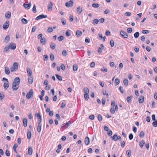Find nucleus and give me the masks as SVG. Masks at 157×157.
I'll use <instances>...</instances> for the list:
<instances>
[{"label": "nucleus", "instance_id": "6e6552de", "mask_svg": "<svg viewBox=\"0 0 157 157\" xmlns=\"http://www.w3.org/2000/svg\"><path fill=\"white\" fill-rule=\"evenodd\" d=\"M9 46H10V48L11 49L14 50L16 48V44L14 43H11Z\"/></svg>", "mask_w": 157, "mask_h": 157}, {"label": "nucleus", "instance_id": "13d9d810", "mask_svg": "<svg viewBox=\"0 0 157 157\" xmlns=\"http://www.w3.org/2000/svg\"><path fill=\"white\" fill-rule=\"evenodd\" d=\"M110 112L111 113L114 114L115 112V109L114 108H111L110 109Z\"/></svg>", "mask_w": 157, "mask_h": 157}, {"label": "nucleus", "instance_id": "a878e982", "mask_svg": "<svg viewBox=\"0 0 157 157\" xmlns=\"http://www.w3.org/2000/svg\"><path fill=\"white\" fill-rule=\"evenodd\" d=\"M84 92L85 94H88L89 92V89L87 87H85L84 88Z\"/></svg>", "mask_w": 157, "mask_h": 157}, {"label": "nucleus", "instance_id": "052dcab7", "mask_svg": "<svg viewBox=\"0 0 157 157\" xmlns=\"http://www.w3.org/2000/svg\"><path fill=\"white\" fill-rule=\"evenodd\" d=\"M124 14L126 16H130L131 15V13L130 12H127L125 13Z\"/></svg>", "mask_w": 157, "mask_h": 157}, {"label": "nucleus", "instance_id": "9b49d317", "mask_svg": "<svg viewBox=\"0 0 157 157\" xmlns=\"http://www.w3.org/2000/svg\"><path fill=\"white\" fill-rule=\"evenodd\" d=\"M44 90H42L41 92V95L39 96V97L41 101L43 100V97L44 95Z\"/></svg>", "mask_w": 157, "mask_h": 157}, {"label": "nucleus", "instance_id": "c756f323", "mask_svg": "<svg viewBox=\"0 0 157 157\" xmlns=\"http://www.w3.org/2000/svg\"><path fill=\"white\" fill-rule=\"evenodd\" d=\"M99 21L98 19H94L93 20V22L92 23L94 25L97 24L98 23Z\"/></svg>", "mask_w": 157, "mask_h": 157}, {"label": "nucleus", "instance_id": "09e8293b", "mask_svg": "<svg viewBox=\"0 0 157 157\" xmlns=\"http://www.w3.org/2000/svg\"><path fill=\"white\" fill-rule=\"evenodd\" d=\"M114 41L113 40H110V44L111 45V47H113L114 46Z\"/></svg>", "mask_w": 157, "mask_h": 157}, {"label": "nucleus", "instance_id": "6ab92c4d", "mask_svg": "<svg viewBox=\"0 0 157 157\" xmlns=\"http://www.w3.org/2000/svg\"><path fill=\"white\" fill-rule=\"evenodd\" d=\"M27 71L29 76H31L32 75V71L30 68H27Z\"/></svg>", "mask_w": 157, "mask_h": 157}, {"label": "nucleus", "instance_id": "2eb2a0df", "mask_svg": "<svg viewBox=\"0 0 157 157\" xmlns=\"http://www.w3.org/2000/svg\"><path fill=\"white\" fill-rule=\"evenodd\" d=\"M84 142L85 144L86 145L89 144L90 143V139L87 136L85 138Z\"/></svg>", "mask_w": 157, "mask_h": 157}, {"label": "nucleus", "instance_id": "603ef678", "mask_svg": "<svg viewBox=\"0 0 157 157\" xmlns=\"http://www.w3.org/2000/svg\"><path fill=\"white\" fill-rule=\"evenodd\" d=\"M84 97L86 100H88L89 98L88 94H85L84 95Z\"/></svg>", "mask_w": 157, "mask_h": 157}, {"label": "nucleus", "instance_id": "0e129e2a", "mask_svg": "<svg viewBox=\"0 0 157 157\" xmlns=\"http://www.w3.org/2000/svg\"><path fill=\"white\" fill-rule=\"evenodd\" d=\"M10 40V36L9 35L6 36L5 38V40H7V41H9Z\"/></svg>", "mask_w": 157, "mask_h": 157}, {"label": "nucleus", "instance_id": "4c0bfd02", "mask_svg": "<svg viewBox=\"0 0 157 157\" xmlns=\"http://www.w3.org/2000/svg\"><path fill=\"white\" fill-rule=\"evenodd\" d=\"M139 32H136L134 33V37L136 38H137L139 36Z\"/></svg>", "mask_w": 157, "mask_h": 157}, {"label": "nucleus", "instance_id": "39448f33", "mask_svg": "<svg viewBox=\"0 0 157 157\" xmlns=\"http://www.w3.org/2000/svg\"><path fill=\"white\" fill-rule=\"evenodd\" d=\"M47 17V15H45L43 14L40 15L38 16H37L35 18V20H38L39 19H40L42 18H46Z\"/></svg>", "mask_w": 157, "mask_h": 157}, {"label": "nucleus", "instance_id": "ddd939ff", "mask_svg": "<svg viewBox=\"0 0 157 157\" xmlns=\"http://www.w3.org/2000/svg\"><path fill=\"white\" fill-rule=\"evenodd\" d=\"M5 72L6 74L7 75H9L10 73V71L9 68L7 67H5Z\"/></svg>", "mask_w": 157, "mask_h": 157}, {"label": "nucleus", "instance_id": "49530a36", "mask_svg": "<svg viewBox=\"0 0 157 157\" xmlns=\"http://www.w3.org/2000/svg\"><path fill=\"white\" fill-rule=\"evenodd\" d=\"M63 36H60L58 38V40L59 41H60L63 39Z\"/></svg>", "mask_w": 157, "mask_h": 157}, {"label": "nucleus", "instance_id": "69168bd1", "mask_svg": "<svg viewBox=\"0 0 157 157\" xmlns=\"http://www.w3.org/2000/svg\"><path fill=\"white\" fill-rule=\"evenodd\" d=\"M36 26H33L32 30V32H35L36 30Z\"/></svg>", "mask_w": 157, "mask_h": 157}, {"label": "nucleus", "instance_id": "e2e57ef3", "mask_svg": "<svg viewBox=\"0 0 157 157\" xmlns=\"http://www.w3.org/2000/svg\"><path fill=\"white\" fill-rule=\"evenodd\" d=\"M119 90L122 93H124V90L123 89L122 86H121L119 87Z\"/></svg>", "mask_w": 157, "mask_h": 157}, {"label": "nucleus", "instance_id": "ea45409f", "mask_svg": "<svg viewBox=\"0 0 157 157\" xmlns=\"http://www.w3.org/2000/svg\"><path fill=\"white\" fill-rule=\"evenodd\" d=\"M115 82L116 83V85L119 84L120 82L119 79L118 78H117L115 79Z\"/></svg>", "mask_w": 157, "mask_h": 157}, {"label": "nucleus", "instance_id": "f8f14e48", "mask_svg": "<svg viewBox=\"0 0 157 157\" xmlns=\"http://www.w3.org/2000/svg\"><path fill=\"white\" fill-rule=\"evenodd\" d=\"M53 5L52 3L51 2H50V4L48 6V11H51L52 10V6Z\"/></svg>", "mask_w": 157, "mask_h": 157}, {"label": "nucleus", "instance_id": "3c124183", "mask_svg": "<svg viewBox=\"0 0 157 157\" xmlns=\"http://www.w3.org/2000/svg\"><path fill=\"white\" fill-rule=\"evenodd\" d=\"M70 31V30H67L66 32V36H71V34L69 32Z\"/></svg>", "mask_w": 157, "mask_h": 157}, {"label": "nucleus", "instance_id": "0eeeda50", "mask_svg": "<svg viewBox=\"0 0 157 157\" xmlns=\"http://www.w3.org/2000/svg\"><path fill=\"white\" fill-rule=\"evenodd\" d=\"M31 6V4L30 2H29L28 4L24 3L23 4L24 7L27 10H29Z\"/></svg>", "mask_w": 157, "mask_h": 157}, {"label": "nucleus", "instance_id": "de8ad7c7", "mask_svg": "<svg viewBox=\"0 0 157 157\" xmlns=\"http://www.w3.org/2000/svg\"><path fill=\"white\" fill-rule=\"evenodd\" d=\"M43 59L44 61H47L48 59V56L47 55H45L43 56Z\"/></svg>", "mask_w": 157, "mask_h": 157}, {"label": "nucleus", "instance_id": "bb28decb", "mask_svg": "<svg viewBox=\"0 0 157 157\" xmlns=\"http://www.w3.org/2000/svg\"><path fill=\"white\" fill-rule=\"evenodd\" d=\"M10 48V46H9V45H7L5 47L4 50V52H8Z\"/></svg>", "mask_w": 157, "mask_h": 157}, {"label": "nucleus", "instance_id": "412c9836", "mask_svg": "<svg viewBox=\"0 0 157 157\" xmlns=\"http://www.w3.org/2000/svg\"><path fill=\"white\" fill-rule=\"evenodd\" d=\"M27 138L28 139H30L31 136V133L30 130H28L27 133Z\"/></svg>", "mask_w": 157, "mask_h": 157}, {"label": "nucleus", "instance_id": "680f3d73", "mask_svg": "<svg viewBox=\"0 0 157 157\" xmlns=\"http://www.w3.org/2000/svg\"><path fill=\"white\" fill-rule=\"evenodd\" d=\"M133 135L131 133L129 135V138L130 140H132L133 138Z\"/></svg>", "mask_w": 157, "mask_h": 157}, {"label": "nucleus", "instance_id": "c85d7f7f", "mask_svg": "<svg viewBox=\"0 0 157 157\" xmlns=\"http://www.w3.org/2000/svg\"><path fill=\"white\" fill-rule=\"evenodd\" d=\"M141 98L139 99V102L140 103H142L144 101V96H141Z\"/></svg>", "mask_w": 157, "mask_h": 157}, {"label": "nucleus", "instance_id": "b1692460", "mask_svg": "<svg viewBox=\"0 0 157 157\" xmlns=\"http://www.w3.org/2000/svg\"><path fill=\"white\" fill-rule=\"evenodd\" d=\"M133 96H131L130 97L128 96L127 98V101L128 103H130L132 102L131 98H132Z\"/></svg>", "mask_w": 157, "mask_h": 157}, {"label": "nucleus", "instance_id": "2f4dec72", "mask_svg": "<svg viewBox=\"0 0 157 157\" xmlns=\"http://www.w3.org/2000/svg\"><path fill=\"white\" fill-rule=\"evenodd\" d=\"M145 144V142L144 140H142L139 143L140 146L142 147H143Z\"/></svg>", "mask_w": 157, "mask_h": 157}, {"label": "nucleus", "instance_id": "423d86ee", "mask_svg": "<svg viewBox=\"0 0 157 157\" xmlns=\"http://www.w3.org/2000/svg\"><path fill=\"white\" fill-rule=\"evenodd\" d=\"M9 25V21H8L5 22L3 26V28L4 29H7Z\"/></svg>", "mask_w": 157, "mask_h": 157}, {"label": "nucleus", "instance_id": "f3484780", "mask_svg": "<svg viewBox=\"0 0 157 157\" xmlns=\"http://www.w3.org/2000/svg\"><path fill=\"white\" fill-rule=\"evenodd\" d=\"M33 78L31 76H29L28 78V81L30 84H32L33 82Z\"/></svg>", "mask_w": 157, "mask_h": 157}, {"label": "nucleus", "instance_id": "7ed1b4c3", "mask_svg": "<svg viewBox=\"0 0 157 157\" xmlns=\"http://www.w3.org/2000/svg\"><path fill=\"white\" fill-rule=\"evenodd\" d=\"M120 34L123 37L126 38L128 37L127 33L125 31L121 30L120 31Z\"/></svg>", "mask_w": 157, "mask_h": 157}, {"label": "nucleus", "instance_id": "5fc2aeb1", "mask_svg": "<svg viewBox=\"0 0 157 157\" xmlns=\"http://www.w3.org/2000/svg\"><path fill=\"white\" fill-rule=\"evenodd\" d=\"M152 125L155 127L157 126V121L156 120L152 123Z\"/></svg>", "mask_w": 157, "mask_h": 157}, {"label": "nucleus", "instance_id": "338daca9", "mask_svg": "<svg viewBox=\"0 0 157 157\" xmlns=\"http://www.w3.org/2000/svg\"><path fill=\"white\" fill-rule=\"evenodd\" d=\"M61 68L63 70H64L65 69V66L63 64H62L61 66Z\"/></svg>", "mask_w": 157, "mask_h": 157}, {"label": "nucleus", "instance_id": "7c9ffc66", "mask_svg": "<svg viewBox=\"0 0 157 157\" xmlns=\"http://www.w3.org/2000/svg\"><path fill=\"white\" fill-rule=\"evenodd\" d=\"M28 154L29 155H31L33 153L32 148H29L28 151Z\"/></svg>", "mask_w": 157, "mask_h": 157}, {"label": "nucleus", "instance_id": "f03ea898", "mask_svg": "<svg viewBox=\"0 0 157 157\" xmlns=\"http://www.w3.org/2000/svg\"><path fill=\"white\" fill-rule=\"evenodd\" d=\"M33 95V91L31 89L30 90L29 92L28 93L26 94V97L28 99H29L30 98H32Z\"/></svg>", "mask_w": 157, "mask_h": 157}, {"label": "nucleus", "instance_id": "473e14b6", "mask_svg": "<svg viewBox=\"0 0 157 157\" xmlns=\"http://www.w3.org/2000/svg\"><path fill=\"white\" fill-rule=\"evenodd\" d=\"M100 6V5L98 3H93L92 5V6L94 8H98Z\"/></svg>", "mask_w": 157, "mask_h": 157}, {"label": "nucleus", "instance_id": "1a4fd4ad", "mask_svg": "<svg viewBox=\"0 0 157 157\" xmlns=\"http://www.w3.org/2000/svg\"><path fill=\"white\" fill-rule=\"evenodd\" d=\"M73 2L71 0L70 1L68 2H66L65 4V5L67 7H70L73 6Z\"/></svg>", "mask_w": 157, "mask_h": 157}, {"label": "nucleus", "instance_id": "4be33fe9", "mask_svg": "<svg viewBox=\"0 0 157 157\" xmlns=\"http://www.w3.org/2000/svg\"><path fill=\"white\" fill-rule=\"evenodd\" d=\"M124 84L125 86L128 85V80L127 78H124L123 81Z\"/></svg>", "mask_w": 157, "mask_h": 157}, {"label": "nucleus", "instance_id": "9d476101", "mask_svg": "<svg viewBox=\"0 0 157 157\" xmlns=\"http://www.w3.org/2000/svg\"><path fill=\"white\" fill-rule=\"evenodd\" d=\"M23 126L25 127H27V125L28 121L26 118H24L23 120Z\"/></svg>", "mask_w": 157, "mask_h": 157}, {"label": "nucleus", "instance_id": "a18cd8bd", "mask_svg": "<svg viewBox=\"0 0 157 157\" xmlns=\"http://www.w3.org/2000/svg\"><path fill=\"white\" fill-rule=\"evenodd\" d=\"M144 136V133L143 131H141L140 133V137L141 138L143 137Z\"/></svg>", "mask_w": 157, "mask_h": 157}, {"label": "nucleus", "instance_id": "c9c22d12", "mask_svg": "<svg viewBox=\"0 0 157 157\" xmlns=\"http://www.w3.org/2000/svg\"><path fill=\"white\" fill-rule=\"evenodd\" d=\"M4 97V93L2 92L0 93V99L2 100Z\"/></svg>", "mask_w": 157, "mask_h": 157}, {"label": "nucleus", "instance_id": "20e7f679", "mask_svg": "<svg viewBox=\"0 0 157 157\" xmlns=\"http://www.w3.org/2000/svg\"><path fill=\"white\" fill-rule=\"evenodd\" d=\"M71 124V122L70 121L67 122L66 123H64L62 125L61 128L64 127L65 128H66L69 126Z\"/></svg>", "mask_w": 157, "mask_h": 157}, {"label": "nucleus", "instance_id": "a19ab883", "mask_svg": "<svg viewBox=\"0 0 157 157\" xmlns=\"http://www.w3.org/2000/svg\"><path fill=\"white\" fill-rule=\"evenodd\" d=\"M78 69V66L76 64H74L73 66V70L74 71H76Z\"/></svg>", "mask_w": 157, "mask_h": 157}, {"label": "nucleus", "instance_id": "f704fd0d", "mask_svg": "<svg viewBox=\"0 0 157 157\" xmlns=\"http://www.w3.org/2000/svg\"><path fill=\"white\" fill-rule=\"evenodd\" d=\"M56 77L57 78L58 80L60 81H61L62 80V77L60 75L56 74Z\"/></svg>", "mask_w": 157, "mask_h": 157}, {"label": "nucleus", "instance_id": "e433bc0d", "mask_svg": "<svg viewBox=\"0 0 157 157\" xmlns=\"http://www.w3.org/2000/svg\"><path fill=\"white\" fill-rule=\"evenodd\" d=\"M50 47L52 49H54L56 47V44L53 43H51L50 45Z\"/></svg>", "mask_w": 157, "mask_h": 157}, {"label": "nucleus", "instance_id": "8fccbe9b", "mask_svg": "<svg viewBox=\"0 0 157 157\" xmlns=\"http://www.w3.org/2000/svg\"><path fill=\"white\" fill-rule=\"evenodd\" d=\"M98 121H101L102 120V117L101 116L100 114H98Z\"/></svg>", "mask_w": 157, "mask_h": 157}, {"label": "nucleus", "instance_id": "f257e3e1", "mask_svg": "<svg viewBox=\"0 0 157 157\" xmlns=\"http://www.w3.org/2000/svg\"><path fill=\"white\" fill-rule=\"evenodd\" d=\"M20 82V79L19 77L15 78L13 82L12 88L14 90H17L19 87Z\"/></svg>", "mask_w": 157, "mask_h": 157}, {"label": "nucleus", "instance_id": "c03bdc74", "mask_svg": "<svg viewBox=\"0 0 157 157\" xmlns=\"http://www.w3.org/2000/svg\"><path fill=\"white\" fill-rule=\"evenodd\" d=\"M33 11L34 13H36V6L35 4H34L33 5Z\"/></svg>", "mask_w": 157, "mask_h": 157}, {"label": "nucleus", "instance_id": "864d4df0", "mask_svg": "<svg viewBox=\"0 0 157 157\" xmlns=\"http://www.w3.org/2000/svg\"><path fill=\"white\" fill-rule=\"evenodd\" d=\"M47 30L48 32L51 33L53 31V29L52 27H49L48 29Z\"/></svg>", "mask_w": 157, "mask_h": 157}, {"label": "nucleus", "instance_id": "393cba45", "mask_svg": "<svg viewBox=\"0 0 157 157\" xmlns=\"http://www.w3.org/2000/svg\"><path fill=\"white\" fill-rule=\"evenodd\" d=\"M9 86V84L8 82H5L3 84V87L6 89H7Z\"/></svg>", "mask_w": 157, "mask_h": 157}, {"label": "nucleus", "instance_id": "dca6fc26", "mask_svg": "<svg viewBox=\"0 0 157 157\" xmlns=\"http://www.w3.org/2000/svg\"><path fill=\"white\" fill-rule=\"evenodd\" d=\"M76 10L78 13L80 14L82 12V9L80 6H78Z\"/></svg>", "mask_w": 157, "mask_h": 157}, {"label": "nucleus", "instance_id": "72a5a7b5", "mask_svg": "<svg viewBox=\"0 0 157 157\" xmlns=\"http://www.w3.org/2000/svg\"><path fill=\"white\" fill-rule=\"evenodd\" d=\"M22 23L24 24H26L28 22V21L25 19L23 18L21 19Z\"/></svg>", "mask_w": 157, "mask_h": 157}, {"label": "nucleus", "instance_id": "4468645a", "mask_svg": "<svg viewBox=\"0 0 157 157\" xmlns=\"http://www.w3.org/2000/svg\"><path fill=\"white\" fill-rule=\"evenodd\" d=\"M11 13L9 11H8L5 14V17L7 19H9L11 17Z\"/></svg>", "mask_w": 157, "mask_h": 157}, {"label": "nucleus", "instance_id": "58836bf2", "mask_svg": "<svg viewBox=\"0 0 157 157\" xmlns=\"http://www.w3.org/2000/svg\"><path fill=\"white\" fill-rule=\"evenodd\" d=\"M127 155L128 157H130L131 155V151L130 150H128L126 151Z\"/></svg>", "mask_w": 157, "mask_h": 157}, {"label": "nucleus", "instance_id": "4d7b16f0", "mask_svg": "<svg viewBox=\"0 0 157 157\" xmlns=\"http://www.w3.org/2000/svg\"><path fill=\"white\" fill-rule=\"evenodd\" d=\"M134 50L136 52H139V48L137 46H135V47Z\"/></svg>", "mask_w": 157, "mask_h": 157}, {"label": "nucleus", "instance_id": "774afa93", "mask_svg": "<svg viewBox=\"0 0 157 157\" xmlns=\"http://www.w3.org/2000/svg\"><path fill=\"white\" fill-rule=\"evenodd\" d=\"M67 51L65 50H63L62 52V54L64 56H66L67 55Z\"/></svg>", "mask_w": 157, "mask_h": 157}, {"label": "nucleus", "instance_id": "a211bd4d", "mask_svg": "<svg viewBox=\"0 0 157 157\" xmlns=\"http://www.w3.org/2000/svg\"><path fill=\"white\" fill-rule=\"evenodd\" d=\"M40 42L42 44H44L46 42V40L45 38L42 37L41 39L40 40Z\"/></svg>", "mask_w": 157, "mask_h": 157}, {"label": "nucleus", "instance_id": "37998d69", "mask_svg": "<svg viewBox=\"0 0 157 157\" xmlns=\"http://www.w3.org/2000/svg\"><path fill=\"white\" fill-rule=\"evenodd\" d=\"M132 29L131 28H128L127 29V31L128 33H131L132 32Z\"/></svg>", "mask_w": 157, "mask_h": 157}, {"label": "nucleus", "instance_id": "79ce46f5", "mask_svg": "<svg viewBox=\"0 0 157 157\" xmlns=\"http://www.w3.org/2000/svg\"><path fill=\"white\" fill-rule=\"evenodd\" d=\"M41 125H38L37 128V131L38 132H40L41 131Z\"/></svg>", "mask_w": 157, "mask_h": 157}, {"label": "nucleus", "instance_id": "aec40b11", "mask_svg": "<svg viewBox=\"0 0 157 157\" xmlns=\"http://www.w3.org/2000/svg\"><path fill=\"white\" fill-rule=\"evenodd\" d=\"M82 35V32L81 31L78 30L76 32V35L77 36H81Z\"/></svg>", "mask_w": 157, "mask_h": 157}, {"label": "nucleus", "instance_id": "5701e85b", "mask_svg": "<svg viewBox=\"0 0 157 157\" xmlns=\"http://www.w3.org/2000/svg\"><path fill=\"white\" fill-rule=\"evenodd\" d=\"M12 67H13L16 70L18 68V63L17 62H14L13 63Z\"/></svg>", "mask_w": 157, "mask_h": 157}, {"label": "nucleus", "instance_id": "bf43d9fd", "mask_svg": "<svg viewBox=\"0 0 157 157\" xmlns=\"http://www.w3.org/2000/svg\"><path fill=\"white\" fill-rule=\"evenodd\" d=\"M142 33L143 34H147L149 33V31L148 30H143Z\"/></svg>", "mask_w": 157, "mask_h": 157}, {"label": "nucleus", "instance_id": "6e6d98bb", "mask_svg": "<svg viewBox=\"0 0 157 157\" xmlns=\"http://www.w3.org/2000/svg\"><path fill=\"white\" fill-rule=\"evenodd\" d=\"M50 58L51 60L53 61L54 59V55L52 54H51Z\"/></svg>", "mask_w": 157, "mask_h": 157}, {"label": "nucleus", "instance_id": "cd10ccee", "mask_svg": "<svg viewBox=\"0 0 157 157\" xmlns=\"http://www.w3.org/2000/svg\"><path fill=\"white\" fill-rule=\"evenodd\" d=\"M117 135L115 134L113 136H111V138L114 141H117Z\"/></svg>", "mask_w": 157, "mask_h": 157}]
</instances>
